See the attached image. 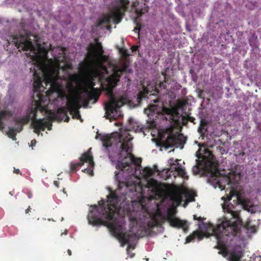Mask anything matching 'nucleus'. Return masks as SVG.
I'll return each instance as SVG.
<instances>
[{
    "instance_id": "nucleus-1",
    "label": "nucleus",
    "mask_w": 261,
    "mask_h": 261,
    "mask_svg": "<svg viewBox=\"0 0 261 261\" xmlns=\"http://www.w3.org/2000/svg\"><path fill=\"white\" fill-rule=\"evenodd\" d=\"M143 128L142 125L138 121L129 118L127 128L121 134L114 132L111 136L106 135L102 138L103 146L106 148L114 145L118 150L115 160L112 159L111 161L115 163L116 168L120 170V171L115 172V179L120 190L123 187L127 188L129 186V180L132 176L139 178L138 176L141 174L142 176L148 178L153 174L152 169L149 167L141 169V161L136 160L128 151V143L133 139L128 131L133 130L135 132H141Z\"/></svg>"
},
{
    "instance_id": "nucleus-2",
    "label": "nucleus",
    "mask_w": 261,
    "mask_h": 261,
    "mask_svg": "<svg viewBox=\"0 0 261 261\" xmlns=\"http://www.w3.org/2000/svg\"><path fill=\"white\" fill-rule=\"evenodd\" d=\"M106 202L101 200L99 202V207L94 205L90 211L88 216L89 223L94 226L104 225L107 226L113 235L118 239L121 246L127 244V253L129 249H134L137 240L136 234L134 232H124L125 221L123 217L119 214V203L120 199L115 193H111L107 196Z\"/></svg>"
},
{
    "instance_id": "nucleus-3",
    "label": "nucleus",
    "mask_w": 261,
    "mask_h": 261,
    "mask_svg": "<svg viewBox=\"0 0 261 261\" xmlns=\"http://www.w3.org/2000/svg\"><path fill=\"white\" fill-rule=\"evenodd\" d=\"M106 75H104L103 85L109 95V99L105 105L106 115L107 119L110 121L121 118L123 116L119 108L124 105V102L113 96V89L119 81L121 75L128 70L132 72V69H128L127 66L124 64L122 67L113 66L109 68H104Z\"/></svg>"
},
{
    "instance_id": "nucleus-4",
    "label": "nucleus",
    "mask_w": 261,
    "mask_h": 261,
    "mask_svg": "<svg viewBox=\"0 0 261 261\" xmlns=\"http://www.w3.org/2000/svg\"><path fill=\"white\" fill-rule=\"evenodd\" d=\"M233 196L232 194L230 196H227L226 198L222 197L224 201L222 204V208L225 213L229 214L231 217L230 220L223 221L215 229V236L218 243L222 245H225L229 241H231L232 238L239 233L240 228L242 226V220L239 213L232 210L233 205L227 204V201L231 200Z\"/></svg>"
},
{
    "instance_id": "nucleus-5",
    "label": "nucleus",
    "mask_w": 261,
    "mask_h": 261,
    "mask_svg": "<svg viewBox=\"0 0 261 261\" xmlns=\"http://www.w3.org/2000/svg\"><path fill=\"white\" fill-rule=\"evenodd\" d=\"M39 64L43 81H42L41 77L37 75V73L34 72V75L36 76L37 81L36 82L38 84L42 85L44 83L46 85L49 84L51 87L58 91L62 90L65 87L68 88L70 86L68 80L66 77L60 76L59 70L61 67L58 61L49 59L47 63L44 61H41Z\"/></svg>"
},
{
    "instance_id": "nucleus-6",
    "label": "nucleus",
    "mask_w": 261,
    "mask_h": 261,
    "mask_svg": "<svg viewBox=\"0 0 261 261\" xmlns=\"http://www.w3.org/2000/svg\"><path fill=\"white\" fill-rule=\"evenodd\" d=\"M144 111L150 119L153 120L154 116H160L171 122L174 121V116L177 113L175 110L164 107L162 102L150 104Z\"/></svg>"
},
{
    "instance_id": "nucleus-7",
    "label": "nucleus",
    "mask_w": 261,
    "mask_h": 261,
    "mask_svg": "<svg viewBox=\"0 0 261 261\" xmlns=\"http://www.w3.org/2000/svg\"><path fill=\"white\" fill-rule=\"evenodd\" d=\"M12 42H14L15 46L18 48L21 49L30 51L29 54L31 56L38 60H41V57L40 55L41 46L39 45L36 47L32 43L31 39L25 38V36L21 34L19 37L17 36H12Z\"/></svg>"
},
{
    "instance_id": "nucleus-8",
    "label": "nucleus",
    "mask_w": 261,
    "mask_h": 261,
    "mask_svg": "<svg viewBox=\"0 0 261 261\" xmlns=\"http://www.w3.org/2000/svg\"><path fill=\"white\" fill-rule=\"evenodd\" d=\"M162 199L161 202L163 205H165L166 200L169 201L168 203L169 206L175 207L181 204L184 200L182 194L177 190H172L164 197L159 196Z\"/></svg>"
},
{
    "instance_id": "nucleus-9",
    "label": "nucleus",
    "mask_w": 261,
    "mask_h": 261,
    "mask_svg": "<svg viewBox=\"0 0 261 261\" xmlns=\"http://www.w3.org/2000/svg\"><path fill=\"white\" fill-rule=\"evenodd\" d=\"M186 142V138L182 134L177 136L170 135L164 142L163 146L166 149L171 147H179L180 149H182Z\"/></svg>"
},
{
    "instance_id": "nucleus-10",
    "label": "nucleus",
    "mask_w": 261,
    "mask_h": 261,
    "mask_svg": "<svg viewBox=\"0 0 261 261\" xmlns=\"http://www.w3.org/2000/svg\"><path fill=\"white\" fill-rule=\"evenodd\" d=\"M243 249L240 246H232L225 252V257L229 261H241Z\"/></svg>"
},
{
    "instance_id": "nucleus-11",
    "label": "nucleus",
    "mask_w": 261,
    "mask_h": 261,
    "mask_svg": "<svg viewBox=\"0 0 261 261\" xmlns=\"http://www.w3.org/2000/svg\"><path fill=\"white\" fill-rule=\"evenodd\" d=\"M30 116L28 117L16 118L14 119V123L17 125V127H9V131L7 133L8 136L13 140H16V133L20 132L22 129V125L28 123L29 121Z\"/></svg>"
},
{
    "instance_id": "nucleus-12",
    "label": "nucleus",
    "mask_w": 261,
    "mask_h": 261,
    "mask_svg": "<svg viewBox=\"0 0 261 261\" xmlns=\"http://www.w3.org/2000/svg\"><path fill=\"white\" fill-rule=\"evenodd\" d=\"M91 148L89 149L87 152L84 153L80 158V162L76 164H70V168L72 171H75L78 166H82L84 162H88L89 165L93 167L94 163L91 152Z\"/></svg>"
},
{
    "instance_id": "nucleus-13",
    "label": "nucleus",
    "mask_w": 261,
    "mask_h": 261,
    "mask_svg": "<svg viewBox=\"0 0 261 261\" xmlns=\"http://www.w3.org/2000/svg\"><path fill=\"white\" fill-rule=\"evenodd\" d=\"M103 53V50L101 44L99 42L97 43L96 48L92 55L91 64L93 65L101 64L105 58Z\"/></svg>"
},
{
    "instance_id": "nucleus-14",
    "label": "nucleus",
    "mask_w": 261,
    "mask_h": 261,
    "mask_svg": "<svg viewBox=\"0 0 261 261\" xmlns=\"http://www.w3.org/2000/svg\"><path fill=\"white\" fill-rule=\"evenodd\" d=\"M237 201L242 208L251 214H254L258 211V206L252 204L248 199L242 198L236 195Z\"/></svg>"
},
{
    "instance_id": "nucleus-15",
    "label": "nucleus",
    "mask_w": 261,
    "mask_h": 261,
    "mask_svg": "<svg viewBox=\"0 0 261 261\" xmlns=\"http://www.w3.org/2000/svg\"><path fill=\"white\" fill-rule=\"evenodd\" d=\"M210 180H213L214 182L217 184L221 190H223L225 189V186L222 185L221 179H223L225 182H227L228 185V179L227 177H221L219 176L220 172L216 169H214L213 171L210 172Z\"/></svg>"
},
{
    "instance_id": "nucleus-16",
    "label": "nucleus",
    "mask_w": 261,
    "mask_h": 261,
    "mask_svg": "<svg viewBox=\"0 0 261 261\" xmlns=\"http://www.w3.org/2000/svg\"><path fill=\"white\" fill-rule=\"evenodd\" d=\"M48 122L44 121V119L37 120L35 118H32L31 126L34 128V132L39 134V131L45 130V127L47 126Z\"/></svg>"
},
{
    "instance_id": "nucleus-17",
    "label": "nucleus",
    "mask_w": 261,
    "mask_h": 261,
    "mask_svg": "<svg viewBox=\"0 0 261 261\" xmlns=\"http://www.w3.org/2000/svg\"><path fill=\"white\" fill-rule=\"evenodd\" d=\"M85 93L88 99V102L84 106L85 107H87L88 105V103L93 99H94V101L93 102V103H95L97 101L99 94L97 92L95 91V89L94 88L92 91L86 90L85 91Z\"/></svg>"
},
{
    "instance_id": "nucleus-18",
    "label": "nucleus",
    "mask_w": 261,
    "mask_h": 261,
    "mask_svg": "<svg viewBox=\"0 0 261 261\" xmlns=\"http://www.w3.org/2000/svg\"><path fill=\"white\" fill-rule=\"evenodd\" d=\"M12 116V113L9 110L0 111V130H2L5 127L3 120H7Z\"/></svg>"
},
{
    "instance_id": "nucleus-19",
    "label": "nucleus",
    "mask_w": 261,
    "mask_h": 261,
    "mask_svg": "<svg viewBox=\"0 0 261 261\" xmlns=\"http://www.w3.org/2000/svg\"><path fill=\"white\" fill-rule=\"evenodd\" d=\"M172 224L179 228H181L185 231H186L188 229V223L186 221L180 220L176 219H172L171 221Z\"/></svg>"
},
{
    "instance_id": "nucleus-20",
    "label": "nucleus",
    "mask_w": 261,
    "mask_h": 261,
    "mask_svg": "<svg viewBox=\"0 0 261 261\" xmlns=\"http://www.w3.org/2000/svg\"><path fill=\"white\" fill-rule=\"evenodd\" d=\"M178 160H174L173 159H170L168 161V163L170 164V168L167 170L166 173L167 176H171V172H176L177 169L179 165L177 163Z\"/></svg>"
},
{
    "instance_id": "nucleus-21",
    "label": "nucleus",
    "mask_w": 261,
    "mask_h": 261,
    "mask_svg": "<svg viewBox=\"0 0 261 261\" xmlns=\"http://www.w3.org/2000/svg\"><path fill=\"white\" fill-rule=\"evenodd\" d=\"M113 20V18L111 15L109 14L105 15L100 20L97 26L100 27L103 23H109Z\"/></svg>"
},
{
    "instance_id": "nucleus-22",
    "label": "nucleus",
    "mask_w": 261,
    "mask_h": 261,
    "mask_svg": "<svg viewBox=\"0 0 261 261\" xmlns=\"http://www.w3.org/2000/svg\"><path fill=\"white\" fill-rule=\"evenodd\" d=\"M80 107V106H78L77 108L75 107H71L70 108V113L72 115L73 117L80 119L81 120V121H82V120L81 119V117L80 114V112L78 110Z\"/></svg>"
},
{
    "instance_id": "nucleus-23",
    "label": "nucleus",
    "mask_w": 261,
    "mask_h": 261,
    "mask_svg": "<svg viewBox=\"0 0 261 261\" xmlns=\"http://www.w3.org/2000/svg\"><path fill=\"white\" fill-rule=\"evenodd\" d=\"M194 220H198L199 221H202L204 219L200 217L197 218L195 215L194 216ZM198 228L201 231H205L207 228V224L203 222H201L198 224Z\"/></svg>"
},
{
    "instance_id": "nucleus-24",
    "label": "nucleus",
    "mask_w": 261,
    "mask_h": 261,
    "mask_svg": "<svg viewBox=\"0 0 261 261\" xmlns=\"http://www.w3.org/2000/svg\"><path fill=\"white\" fill-rule=\"evenodd\" d=\"M195 237H198L199 238H198V240H200L201 239L199 237V233L198 232H194L193 234V236H189L186 239V243H189V242H190L191 241H192V240L195 238Z\"/></svg>"
},
{
    "instance_id": "nucleus-25",
    "label": "nucleus",
    "mask_w": 261,
    "mask_h": 261,
    "mask_svg": "<svg viewBox=\"0 0 261 261\" xmlns=\"http://www.w3.org/2000/svg\"><path fill=\"white\" fill-rule=\"evenodd\" d=\"M176 173L179 174L182 177H184V175L185 174V169L180 166V164L179 165V166L177 169Z\"/></svg>"
},
{
    "instance_id": "nucleus-26",
    "label": "nucleus",
    "mask_w": 261,
    "mask_h": 261,
    "mask_svg": "<svg viewBox=\"0 0 261 261\" xmlns=\"http://www.w3.org/2000/svg\"><path fill=\"white\" fill-rule=\"evenodd\" d=\"M206 126V124L204 123L202 121H201L200 126L198 128V132L200 134H203V130L205 129V127Z\"/></svg>"
},
{
    "instance_id": "nucleus-27",
    "label": "nucleus",
    "mask_w": 261,
    "mask_h": 261,
    "mask_svg": "<svg viewBox=\"0 0 261 261\" xmlns=\"http://www.w3.org/2000/svg\"><path fill=\"white\" fill-rule=\"evenodd\" d=\"M192 171L195 174H197L200 171L199 167L196 164L193 166L192 169Z\"/></svg>"
},
{
    "instance_id": "nucleus-28",
    "label": "nucleus",
    "mask_w": 261,
    "mask_h": 261,
    "mask_svg": "<svg viewBox=\"0 0 261 261\" xmlns=\"http://www.w3.org/2000/svg\"><path fill=\"white\" fill-rule=\"evenodd\" d=\"M150 180L151 181H148V184H149V186H148V187L150 188V187H152L154 186L155 185V182H156L155 181H154L153 179L152 178H150Z\"/></svg>"
},
{
    "instance_id": "nucleus-29",
    "label": "nucleus",
    "mask_w": 261,
    "mask_h": 261,
    "mask_svg": "<svg viewBox=\"0 0 261 261\" xmlns=\"http://www.w3.org/2000/svg\"><path fill=\"white\" fill-rule=\"evenodd\" d=\"M85 172L88 173L90 175H93V170L90 168H86L84 170Z\"/></svg>"
},
{
    "instance_id": "nucleus-30",
    "label": "nucleus",
    "mask_w": 261,
    "mask_h": 261,
    "mask_svg": "<svg viewBox=\"0 0 261 261\" xmlns=\"http://www.w3.org/2000/svg\"><path fill=\"white\" fill-rule=\"evenodd\" d=\"M160 87L163 88L164 89L166 88V86L165 85L163 82L160 83Z\"/></svg>"
},
{
    "instance_id": "nucleus-31",
    "label": "nucleus",
    "mask_w": 261,
    "mask_h": 261,
    "mask_svg": "<svg viewBox=\"0 0 261 261\" xmlns=\"http://www.w3.org/2000/svg\"><path fill=\"white\" fill-rule=\"evenodd\" d=\"M36 143V140H33L31 141L32 146L33 147V146L35 145Z\"/></svg>"
},
{
    "instance_id": "nucleus-32",
    "label": "nucleus",
    "mask_w": 261,
    "mask_h": 261,
    "mask_svg": "<svg viewBox=\"0 0 261 261\" xmlns=\"http://www.w3.org/2000/svg\"><path fill=\"white\" fill-rule=\"evenodd\" d=\"M14 172L16 174H18L20 173V171L19 169H16L15 168H14Z\"/></svg>"
},
{
    "instance_id": "nucleus-33",
    "label": "nucleus",
    "mask_w": 261,
    "mask_h": 261,
    "mask_svg": "<svg viewBox=\"0 0 261 261\" xmlns=\"http://www.w3.org/2000/svg\"><path fill=\"white\" fill-rule=\"evenodd\" d=\"M188 203V202H185L184 203V204H183V206H184V207H186V206L187 205Z\"/></svg>"
},
{
    "instance_id": "nucleus-34",
    "label": "nucleus",
    "mask_w": 261,
    "mask_h": 261,
    "mask_svg": "<svg viewBox=\"0 0 261 261\" xmlns=\"http://www.w3.org/2000/svg\"><path fill=\"white\" fill-rule=\"evenodd\" d=\"M67 252H68V254H69V255H71V250H70L68 249V251H67Z\"/></svg>"
},
{
    "instance_id": "nucleus-35",
    "label": "nucleus",
    "mask_w": 261,
    "mask_h": 261,
    "mask_svg": "<svg viewBox=\"0 0 261 261\" xmlns=\"http://www.w3.org/2000/svg\"><path fill=\"white\" fill-rule=\"evenodd\" d=\"M54 184L56 186L58 187V182L57 181H54Z\"/></svg>"
},
{
    "instance_id": "nucleus-36",
    "label": "nucleus",
    "mask_w": 261,
    "mask_h": 261,
    "mask_svg": "<svg viewBox=\"0 0 261 261\" xmlns=\"http://www.w3.org/2000/svg\"><path fill=\"white\" fill-rule=\"evenodd\" d=\"M69 119V118L67 117L66 118V119L65 120V121L67 122V121H68Z\"/></svg>"
},
{
    "instance_id": "nucleus-37",
    "label": "nucleus",
    "mask_w": 261,
    "mask_h": 261,
    "mask_svg": "<svg viewBox=\"0 0 261 261\" xmlns=\"http://www.w3.org/2000/svg\"><path fill=\"white\" fill-rule=\"evenodd\" d=\"M156 207H157V208H158V209H159V208H160V207H159V203H156Z\"/></svg>"
},
{
    "instance_id": "nucleus-38",
    "label": "nucleus",
    "mask_w": 261,
    "mask_h": 261,
    "mask_svg": "<svg viewBox=\"0 0 261 261\" xmlns=\"http://www.w3.org/2000/svg\"><path fill=\"white\" fill-rule=\"evenodd\" d=\"M179 87H181V86L180 85H177V88H179Z\"/></svg>"
},
{
    "instance_id": "nucleus-39",
    "label": "nucleus",
    "mask_w": 261,
    "mask_h": 261,
    "mask_svg": "<svg viewBox=\"0 0 261 261\" xmlns=\"http://www.w3.org/2000/svg\"><path fill=\"white\" fill-rule=\"evenodd\" d=\"M29 211V208L27 209L25 211L26 213H28Z\"/></svg>"
},
{
    "instance_id": "nucleus-40",
    "label": "nucleus",
    "mask_w": 261,
    "mask_h": 261,
    "mask_svg": "<svg viewBox=\"0 0 261 261\" xmlns=\"http://www.w3.org/2000/svg\"><path fill=\"white\" fill-rule=\"evenodd\" d=\"M107 29H110V26H108V27H107Z\"/></svg>"
},
{
    "instance_id": "nucleus-41",
    "label": "nucleus",
    "mask_w": 261,
    "mask_h": 261,
    "mask_svg": "<svg viewBox=\"0 0 261 261\" xmlns=\"http://www.w3.org/2000/svg\"><path fill=\"white\" fill-rule=\"evenodd\" d=\"M164 75H165V80H166V74H164Z\"/></svg>"
},
{
    "instance_id": "nucleus-42",
    "label": "nucleus",
    "mask_w": 261,
    "mask_h": 261,
    "mask_svg": "<svg viewBox=\"0 0 261 261\" xmlns=\"http://www.w3.org/2000/svg\"><path fill=\"white\" fill-rule=\"evenodd\" d=\"M134 256V255H130V257H132Z\"/></svg>"
},
{
    "instance_id": "nucleus-43",
    "label": "nucleus",
    "mask_w": 261,
    "mask_h": 261,
    "mask_svg": "<svg viewBox=\"0 0 261 261\" xmlns=\"http://www.w3.org/2000/svg\"><path fill=\"white\" fill-rule=\"evenodd\" d=\"M156 102V100H154V102L155 103Z\"/></svg>"
}]
</instances>
